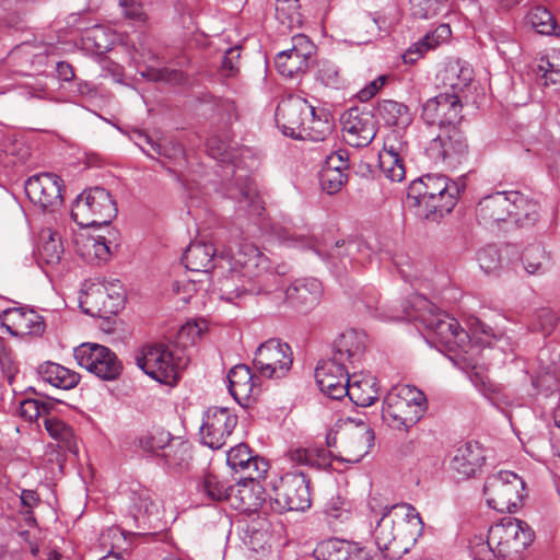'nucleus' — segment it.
Here are the masks:
<instances>
[{"mask_svg":"<svg viewBox=\"0 0 560 560\" xmlns=\"http://www.w3.org/2000/svg\"><path fill=\"white\" fill-rule=\"evenodd\" d=\"M369 508L380 520L373 532L375 544L385 558L396 560L406 555L416 544L423 527L417 510L408 503L380 506L375 498Z\"/></svg>","mask_w":560,"mask_h":560,"instance_id":"f257e3e1","label":"nucleus"},{"mask_svg":"<svg viewBox=\"0 0 560 560\" xmlns=\"http://www.w3.org/2000/svg\"><path fill=\"white\" fill-rule=\"evenodd\" d=\"M459 194L456 183L441 174H425L413 179L407 190L406 205L416 215L436 220L450 213Z\"/></svg>","mask_w":560,"mask_h":560,"instance_id":"f03ea898","label":"nucleus"},{"mask_svg":"<svg viewBox=\"0 0 560 560\" xmlns=\"http://www.w3.org/2000/svg\"><path fill=\"white\" fill-rule=\"evenodd\" d=\"M427 409L424 394L411 385L394 387L384 398L382 419L390 428L408 430L415 425Z\"/></svg>","mask_w":560,"mask_h":560,"instance_id":"7ed1b4c3","label":"nucleus"},{"mask_svg":"<svg viewBox=\"0 0 560 560\" xmlns=\"http://www.w3.org/2000/svg\"><path fill=\"white\" fill-rule=\"evenodd\" d=\"M410 306V311L407 312L408 319L423 325L442 345L454 348L467 340L468 335L460 328L459 323L446 313L440 312L427 298L412 296Z\"/></svg>","mask_w":560,"mask_h":560,"instance_id":"20e7f679","label":"nucleus"},{"mask_svg":"<svg viewBox=\"0 0 560 560\" xmlns=\"http://www.w3.org/2000/svg\"><path fill=\"white\" fill-rule=\"evenodd\" d=\"M113 196L103 187H92L79 195L71 209V218L82 228L108 225L117 215Z\"/></svg>","mask_w":560,"mask_h":560,"instance_id":"39448f33","label":"nucleus"},{"mask_svg":"<svg viewBox=\"0 0 560 560\" xmlns=\"http://www.w3.org/2000/svg\"><path fill=\"white\" fill-rule=\"evenodd\" d=\"M177 352L166 345H148L136 358L137 365L151 378L163 384H174L179 377V371L187 363Z\"/></svg>","mask_w":560,"mask_h":560,"instance_id":"423d86ee","label":"nucleus"},{"mask_svg":"<svg viewBox=\"0 0 560 560\" xmlns=\"http://www.w3.org/2000/svg\"><path fill=\"white\" fill-rule=\"evenodd\" d=\"M525 491L523 479L513 471L500 470L487 477L483 486L489 508L504 513L515 512Z\"/></svg>","mask_w":560,"mask_h":560,"instance_id":"0eeeda50","label":"nucleus"},{"mask_svg":"<svg viewBox=\"0 0 560 560\" xmlns=\"http://www.w3.org/2000/svg\"><path fill=\"white\" fill-rule=\"evenodd\" d=\"M490 541L497 548L499 558L514 560L534 540L530 526L518 518L503 517L489 528Z\"/></svg>","mask_w":560,"mask_h":560,"instance_id":"6e6552de","label":"nucleus"},{"mask_svg":"<svg viewBox=\"0 0 560 560\" xmlns=\"http://www.w3.org/2000/svg\"><path fill=\"white\" fill-rule=\"evenodd\" d=\"M273 492L268 504L277 513L304 511L311 506L310 479L302 471L283 475L273 486Z\"/></svg>","mask_w":560,"mask_h":560,"instance_id":"1a4fd4ad","label":"nucleus"},{"mask_svg":"<svg viewBox=\"0 0 560 560\" xmlns=\"http://www.w3.org/2000/svg\"><path fill=\"white\" fill-rule=\"evenodd\" d=\"M468 151L467 139L457 126L440 129L425 148L427 156L434 164L451 168L462 164L467 159Z\"/></svg>","mask_w":560,"mask_h":560,"instance_id":"9d476101","label":"nucleus"},{"mask_svg":"<svg viewBox=\"0 0 560 560\" xmlns=\"http://www.w3.org/2000/svg\"><path fill=\"white\" fill-rule=\"evenodd\" d=\"M78 364L104 381H114L122 371V363L109 348L97 343H82L74 349Z\"/></svg>","mask_w":560,"mask_h":560,"instance_id":"9b49d317","label":"nucleus"},{"mask_svg":"<svg viewBox=\"0 0 560 560\" xmlns=\"http://www.w3.org/2000/svg\"><path fill=\"white\" fill-rule=\"evenodd\" d=\"M374 253L371 247L360 240L337 241L326 253L324 259L331 270L341 276L350 269H355L371 262Z\"/></svg>","mask_w":560,"mask_h":560,"instance_id":"f8f14e48","label":"nucleus"},{"mask_svg":"<svg viewBox=\"0 0 560 560\" xmlns=\"http://www.w3.org/2000/svg\"><path fill=\"white\" fill-rule=\"evenodd\" d=\"M237 424V416L224 407H210L203 413L200 436L205 445L219 450L226 443Z\"/></svg>","mask_w":560,"mask_h":560,"instance_id":"ddd939ff","label":"nucleus"},{"mask_svg":"<svg viewBox=\"0 0 560 560\" xmlns=\"http://www.w3.org/2000/svg\"><path fill=\"white\" fill-rule=\"evenodd\" d=\"M253 363L262 376L283 377L292 365L291 348L277 339H269L258 347Z\"/></svg>","mask_w":560,"mask_h":560,"instance_id":"4468645a","label":"nucleus"},{"mask_svg":"<svg viewBox=\"0 0 560 560\" xmlns=\"http://www.w3.org/2000/svg\"><path fill=\"white\" fill-rule=\"evenodd\" d=\"M109 288L103 283H93L79 298V304L82 311L91 316L104 317L109 314H116L121 307L124 298L119 281L110 283Z\"/></svg>","mask_w":560,"mask_h":560,"instance_id":"2eb2a0df","label":"nucleus"},{"mask_svg":"<svg viewBox=\"0 0 560 560\" xmlns=\"http://www.w3.org/2000/svg\"><path fill=\"white\" fill-rule=\"evenodd\" d=\"M462 110L459 95L442 92L423 104L421 117L428 125H438L440 129H447L462 120Z\"/></svg>","mask_w":560,"mask_h":560,"instance_id":"dca6fc26","label":"nucleus"},{"mask_svg":"<svg viewBox=\"0 0 560 560\" xmlns=\"http://www.w3.org/2000/svg\"><path fill=\"white\" fill-rule=\"evenodd\" d=\"M62 179L54 173L31 176L25 183V192L31 202L44 211H55L62 205Z\"/></svg>","mask_w":560,"mask_h":560,"instance_id":"f3484780","label":"nucleus"},{"mask_svg":"<svg viewBox=\"0 0 560 560\" xmlns=\"http://www.w3.org/2000/svg\"><path fill=\"white\" fill-rule=\"evenodd\" d=\"M312 115L313 106L305 98L290 95L278 104L276 121L284 136L299 139Z\"/></svg>","mask_w":560,"mask_h":560,"instance_id":"a211bd4d","label":"nucleus"},{"mask_svg":"<svg viewBox=\"0 0 560 560\" xmlns=\"http://www.w3.org/2000/svg\"><path fill=\"white\" fill-rule=\"evenodd\" d=\"M117 245L118 232L113 229L107 230V235L81 231L73 236L75 253L92 265L106 262L112 255V248Z\"/></svg>","mask_w":560,"mask_h":560,"instance_id":"6ab92c4d","label":"nucleus"},{"mask_svg":"<svg viewBox=\"0 0 560 560\" xmlns=\"http://www.w3.org/2000/svg\"><path fill=\"white\" fill-rule=\"evenodd\" d=\"M343 140L351 147L363 148L376 136V120L370 110L352 107L340 118Z\"/></svg>","mask_w":560,"mask_h":560,"instance_id":"aec40b11","label":"nucleus"},{"mask_svg":"<svg viewBox=\"0 0 560 560\" xmlns=\"http://www.w3.org/2000/svg\"><path fill=\"white\" fill-rule=\"evenodd\" d=\"M510 191H495L480 199L476 207V217L488 229L510 230Z\"/></svg>","mask_w":560,"mask_h":560,"instance_id":"412c9836","label":"nucleus"},{"mask_svg":"<svg viewBox=\"0 0 560 560\" xmlns=\"http://www.w3.org/2000/svg\"><path fill=\"white\" fill-rule=\"evenodd\" d=\"M171 433L163 428L154 427L138 438L139 447L150 454H159L168 447L167 452L163 453L168 465L182 467L188 456V446L184 443H178L176 446L171 444Z\"/></svg>","mask_w":560,"mask_h":560,"instance_id":"4be33fe9","label":"nucleus"},{"mask_svg":"<svg viewBox=\"0 0 560 560\" xmlns=\"http://www.w3.org/2000/svg\"><path fill=\"white\" fill-rule=\"evenodd\" d=\"M0 326L16 337H40L46 329L42 315L32 308L22 306L0 312Z\"/></svg>","mask_w":560,"mask_h":560,"instance_id":"5701e85b","label":"nucleus"},{"mask_svg":"<svg viewBox=\"0 0 560 560\" xmlns=\"http://www.w3.org/2000/svg\"><path fill=\"white\" fill-rule=\"evenodd\" d=\"M315 377L322 393L332 399L339 400L348 393L351 376L348 365L343 363L328 359L316 368Z\"/></svg>","mask_w":560,"mask_h":560,"instance_id":"b1692460","label":"nucleus"},{"mask_svg":"<svg viewBox=\"0 0 560 560\" xmlns=\"http://www.w3.org/2000/svg\"><path fill=\"white\" fill-rule=\"evenodd\" d=\"M226 262L234 271L241 272L248 283L262 276L270 267L269 259L250 243L240 244Z\"/></svg>","mask_w":560,"mask_h":560,"instance_id":"393cba45","label":"nucleus"},{"mask_svg":"<svg viewBox=\"0 0 560 560\" xmlns=\"http://www.w3.org/2000/svg\"><path fill=\"white\" fill-rule=\"evenodd\" d=\"M406 151V144L398 139L395 132L385 139L383 150L378 154L380 167L392 182L399 183L406 176L404 166Z\"/></svg>","mask_w":560,"mask_h":560,"instance_id":"a878e982","label":"nucleus"},{"mask_svg":"<svg viewBox=\"0 0 560 560\" xmlns=\"http://www.w3.org/2000/svg\"><path fill=\"white\" fill-rule=\"evenodd\" d=\"M322 295V283L315 278L296 280L285 291L288 303L301 313H307L316 307Z\"/></svg>","mask_w":560,"mask_h":560,"instance_id":"bb28decb","label":"nucleus"},{"mask_svg":"<svg viewBox=\"0 0 560 560\" xmlns=\"http://www.w3.org/2000/svg\"><path fill=\"white\" fill-rule=\"evenodd\" d=\"M349 164L346 151L339 150L330 153L319 172V184L328 195L338 192L347 183Z\"/></svg>","mask_w":560,"mask_h":560,"instance_id":"cd10ccee","label":"nucleus"},{"mask_svg":"<svg viewBox=\"0 0 560 560\" xmlns=\"http://www.w3.org/2000/svg\"><path fill=\"white\" fill-rule=\"evenodd\" d=\"M366 335L355 329L343 331L334 342L331 360L343 365H352L359 362L364 353Z\"/></svg>","mask_w":560,"mask_h":560,"instance_id":"c85d7f7f","label":"nucleus"},{"mask_svg":"<svg viewBox=\"0 0 560 560\" xmlns=\"http://www.w3.org/2000/svg\"><path fill=\"white\" fill-rule=\"evenodd\" d=\"M510 229L530 228L540 219L541 206L534 197L518 190H510Z\"/></svg>","mask_w":560,"mask_h":560,"instance_id":"c756f323","label":"nucleus"},{"mask_svg":"<svg viewBox=\"0 0 560 560\" xmlns=\"http://www.w3.org/2000/svg\"><path fill=\"white\" fill-rule=\"evenodd\" d=\"M438 80L445 92L462 97L472 80V69L458 59L448 60L438 73Z\"/></svg>","mask_w":560,"mask_h":560,"instance_id":"7c9ffc66","label":"nucleus"},{"mask_svg":"<svg viewBox=\"0 0 560 560\" xmlns=\"http://www.w3.org/2000/svg\"><path fill=\"white\" fill-rule=\"evenodd\" d=\"M485 459L483 447L478 442H467L456 450L451 468L459 478H469L481 468Z\"/></svg>","mask_w":560,"mask_h":560,"instance_id":"2f4dec72","label":"nucleus"},{"mask_svg":"<svg viewBox=\"0 0 560 560\" xmlns=\"http://www.w3.org/2000/svg\"><path fill=\"white\" fill-rule=\"evenodd\" d=\"M316 560H368V552L341 539H327L317 544L313 550Z\"/></svg>","mask_w":560,"mask_h":560,"instance_id":"473e14b6","label":"nucleus"},{"mask_svg":"<svg viewBox=\"0 0 560 560\" xmlns=\"http://www.w3.org/2000/svg\"><path fill=\"white\" fill-rule=\"evenodd\" d=\"M230 502L242 511H256L267 504L260 481L241 479L232 486Z\"/></svg>","mask_w":560,"mask_h":560,"instance_id":"72a5a7b5","label":"nucleus"},{"mask_svg":"<svg viewBox=\"0 0 560 560\" xmlns=\"http://www.w3.org/2000/svg\"><path fill=\"white\" fill-rule=\"evenodd\" d=\"M215 253L211 243L192 242L183 255V262L188 270L208 278L209 271L214 267Z\"/></svg>","mask_w":560,"mask_h":560,"instance_id":"f704fd0d","label":"nucleus"},{"mask_svg":"<svg viewBox=\"0 0 560 560\" xmlns=\"http://www.w3.org/2000/svg\"><path fill=\"white\" fill-rule=\"evenodd\" d=\"M347 392L346 396H348L353 404L361 407H369L378 399L380 386L375 376L353 373Z\"/></svg>","mask_w":560,"mask_h":560,"instance_id":"c9c22d12","label":"nucleus"},{"mask_svg":"<svg viewBox=\"0 0 560 560\" xmlns=\"http://www.w3.org/2000/svg\"><path fill=\"white\" fill-rule=\"evenodd\" d=\"M237 180H242L229 188V197L235 199L240 207L250 214L260 215L264 210V202L257 191V187L254 182L249 178L242 179L241 176L236 177Z\"/></svg>","mask_w":560,"mask_h":560,"instance_id":"e433bc0d","label":"nucleus"},{"mask_svg":"<svg viewBox=\"0 0 560 560\" xmlns=\"http://www.w3.org/2000/svg\"><path fill=\"white\" fill-rule=\"evenodd\" d=\"M219 299L228 302H234L248 293H258L259 289L256 287L254 280L248 283L247 279L238 271H234L229 267V272L220 279V287L218 288Z\"/></svg>","mask_w":560,"mask_h":560,"instance_id":"4c0bfd02","label":"nucleus"},{"mask_svg":"<svg viewBox=\"0 0 560 560\" xmlns=\"http://www.w3.org/2000/svg\"><path fill=\"white\" fill-rule=\"evenodd\" d=\"M229 392L240 404H245L254 395V375L248 366L244 364L233 366L229 374Z\"/></svg>","mask_w":560,"mask_h":560,"instance_id":"58836bf2","label":"nucleus"},{"mask_svg":"<svg viewBox=\"0 0 560 560\" xmlns=\"http://www.w3.org/2000/svg\"><path fill=\"white\" fill-rule=\"evenodd\" d=\"M40 378L60 389H71L79 384L80 376L75 372L54 362H45L38 369Z\"/></svg>","mask_w":560,"mask_h":560,"instance_id":"ea45409f","label":"nucleus"},{"mask_svg":"<svg viewBox=\"0 0 560 560\" xmlns=\"http://www.w3.org/2000/svg\"><path fill=\"white\" fill-rule=\"evenodd\" d=\"M82 47L91 54H104L114 43V34L102 25H94L81 35Z\"/></svg>","mask_w":560,"mask_h":560,"instance_id":"a19ab883","label":"nucleus"},{"mask_svg":"<svg viewBox=\"0 0 560 560\" xmlns=\"http://www.w3.org/2000/svg\"><path fill=\"white\" fill-rule=\"evenodd\" d=\"M380 118L388 126L406 128L412 121L408 107L393 100H384L377 106Z\"/></svg>","mask_w":560,"mask_h":560,"instance_id":"79ce46f5","label":"nucleus"},{"mask_svg":"<svg viewBox=\"0 0 560 560\" xmlns=\"http://www.w3.org/2000/svg\"><path fill=\"white\" fill-rule=\"evenodd\" d=\"M372 440L373 435L369 430L365 432L355 433L345 445L343 453L339 456H335V459L348 464L360 463L369 453L371 446L370 442Z\"/></svg>","mask_w":560,"mask_h":560,"instance_id":"37998d69","label":"nucleus"},{"mask_svg":"<svg viewBox=\"0 0 560 560\" xmlns=\"http://www.w3.org/2000/svg\"><path fill=\"white\" fill-rule=\"evenodd\" d=\"M62 254L63 247L58 234L51 229H43L39 234V260L46 265H57Z\"/></svg>","mask_w":560,"mask_h":560,"instance_id":"c03bdc74","label":"nucleus"},{"mask_svg":"<svg viewBox=\"0 0 560 560\" xmlns=\"http://www.w3.org/2000/svg\"><path fill=\"white\" fill-rule=\"evenodd\" d=\"M276 67L279 73L285 78H294L300 73H304L310 65V59L300 57V55L292 52V50L280 51L276 56Z\"/></svg>","mask_w":560,"mask_h":560,"instance_id":"a18cd8bd","label":"nucleus"},{"mask_svg":"<svg viewBox=\"0 0 560 560\" xmlns=\"http://www.w3.org/2000/svg\"><path fill=\"white\" fill-rule=\"evenodd\" d=\"M301 0H277L276 19L285 28L293 30L302 26L303 15Z\"/></svg>","mask_w":560,"mask_h":560,"instance_id":"49530a36","label":"nucleus"},{"mask_svg":"<svg viewBox=\"0 0 560 560\" xmlns=\"http://www.w3.org/2000/svg\"><path fill=\"white\" fill-rule=\"evenodd\" d=\"M44 425L50 438L56 440L60 447L71 452L73 451L75 442L71 427L56 417L48 416L44 419Z\"/></svg>","mask_w":560,"mask_h":560,"instance_id":"de8ad7c7","label":"nucleus"},{"mask_svg":"<svg viewBox=\"0 0 560 560\" xmlns=\"http://www.w3.org/2000/svg\"><path fill=\"white\" fill-rule=\"evenodd\" d=\"M135 142L147 155L153 159L161 155L175 159L183 154V149L180 145H173L172 152H168V149L165 144L154 141L149 135L142 131L135 132Z\"/></svg>","mask_w":560,"mask_h":560,"instance_id":"09e8293b","label":"nucleus"},{"mask_svg":"<svg viewBox=\"0 0 560 560\" xmlns=\"http://www.w3.org/2000/svg\"><path fill=\"white\" fill-rule=\"evenodd\" d=\"M522 260L525 270L529 275L545 272L550 264V257L540 244H533L526 247Z\"/></svg>","mask_w":560,"mask_h":560,"instance_id":"8fccbe9b","label":"nucleus"},{"mask_svg":"<svg viewBox=\"0 0 560 560\" xmlns=\"http://www.w3.org/2000/svg\"><path fill=\"white\" fill-rule=\"evenodd\" d=\"M331 131V124L327 115L323 113L317 115L313 106V115L304 126L301 137L302 140L323 141Z\"/></svg>","mask_w":560,"mask_h":560,"instance_id":"3c124183","label":"nucleus"},{"mask_svg":"<svg viewBox=\"0 0 560 560\" xmlns=\"http://www.w3.org/2000/svg\"><path fill=\"white\" fill-rule=\"evenodd\" d=\"M526 21L538 34L552 35L556 31V20L544 7L538 5L533 8L527 13Z\"/></svg>","mask_w":560,"mask_h":560,"instance_id":"603ef678","label":"nucleus"},{"mask_svg":"<svg viewBox=\"0 0 560 560\" xmlns=\"http://www.w3.org/2000/svg\"><path fill=\"white\" fill-rule=\"evenodd\" d=\"M52 407L50 401H42L39 399L24 398L20 400L18 413L21 418L28 422H35L40 417H47Z\"/></svg>","mask_w":560,"mask_h":560,"instance_id":"864d4df0","label":"nucleus"},{"mask_svg":"<svg viewBox=\"0 0 560 560\" xmlns=\"http://www.w3.org/2000/svg\"><path fill=\"white\" fill-rule=\"evenodd\" d=\"M275 236L278 241L289 247H300V248H313L319 256L323 255L322 248L315 244L312 240L307 238L304 235L296 234L288 228H276L273 230Z\"/></svg>","mask_w":560,"mask_h":560,"instance_id":"5fc2aeb1","label":"nucleus"},{"mask_svg":"<svg viewBox=\"0 0 560 560\" xmlns=\"http://www.w3.org/2000/svg\"><path fill=\"white\" fill-rule=\"evenodd\" d=\"M446 4L447 0H410V10L413 18L428 20L441 14Z\"/></svg>","mask_w":560,"mask_h":560,"instance_id":"6e6d98bb","label":"nucleus"},{"mask_svg":"<svg viewBox=\"0 0 560 560\" xmlns=\"http://www.w3.org/2000/svg\"><path fill=\"white\" fill-rule=\"evenodd\" d=\"M231 490L232 486H226L213 475L206 476L200 487V491L211 501H230Z\"/></svg>","mask_w":560,"mask_h":560,"instance_id":"4d7b16f0","label":"nucleus"},{"mask_svg":"<svg viewBox=\"0 0 560 560\" xmlns=\"http://www.w3.org/2000/svg\"><path fill=\"white\" fill-rule=\"evenodd\" d=\"M253 457L249 447L244 443H240L231 447L226 453V463L233 471L241 472L246 468Z\"/></svg>","mask_w":560,"mask_h":560,"instance_id":"13d9d810","label":"nucleus"},{"mask_svg":"<svg viewBox=\"0 0 560 560\" xmlns=\"http://www.w3.org/2000/svg\"><path fill=\"white\" fill-rule=\"evenodd\" d=\"M470 551L474 560H493L499 558L495 546L490 541V533L487 538L483 536H475L470 540Z\"/></svg>","mask_w":560,"mask_h":560,"instance_id":"bf43d9fd","label":"nucleus"},{"mask_svg":"<svg viewBox=\"0 0 560 560\" xmlns=\"http://www.w3.org/2000/svg\"><path fill=\"white\" fill-rule=\"evenodd\" d=\"M202 279H178L174 280L172 283V291L176 294L183 303H188L194 294L197 293L198 290L202 289L203 284Z\"/></svg>","mask_w":560,"mask_h":560,"instance_id":"052dcab7","label":"nucleus"},{"mask_svg":"<svg viewBox=\"0 0 560 560\" xmlns=\"http://www.w3.org/2000/svg\"><path fill=\"white\" fill-rule=\"evenodd\" d=\"M477 259L481 270L487 275H497L501 269V257L494 246L482 248L478 253Z\"/></svg>","mask_w":560,"mask_h":560,"instance_id":"680f3d73","label":"nucleus"},{"mask_svg":"<svg viewBox=\"0 0 560 560\" xmlns=\"http://www.w3.org/2000/svg\"><path fill=\"white\" fill-rule=\"evenodd\" d=\"M538 69L542 72L546 85L560 84V51L541 59Z\"/></svg>","mask_w":560,"mask_h":560,"instance_id":"e2e57ef3","label":"nucleus"},{"mask_svg":"<svg viewBox=\"0 0 560 560\" xmlns=\"http://www.w3.org/2000/svg\"><path fill=\"white\" fill-rule=\"evenodd\" d=\"M558 317L549 308H541L534 313L532 320V328L541 331L544 335H549L557 326Z\"/></svg>","mask_w":560,"mask_h":560,"instance_id":"0e129e2a","label":"nucleus"},{"mask_svg":"<svg viewBox=\"0 0 560 560\" xmlns=\"http://www.w3.org/2000/svg\"><path fill=\"white\" fill-rule=\"evenodd\" d=\"M317 79L326 86L337 88L341 82L338 67L329 61L323 60L318 65Z\"/></svg>","mask_w":560,"mask_h":560,"instance_id":"69168bd1","label":"nucleus"},{"mask_svg":"<svg viewBox=\"0 0 560 560\" xmlns=\"http://www.w3.org/2000/svg\"><path fill=\"white\" fill-rule=\"evenodd\" d=\"M324 513L332 520L343 521L350 514L349 504L340 495L331 497L325 504Z\"/></svg>","mask_w":560,"mask_h":560,"instance_id":"338daca9","label":"nucleus"},{"mask_svg":"<svg viewBox=\"0 0 560 560\" xmlns=\"http://www.w3.org/2000/svg\"><path fill=\"white\" fill-rule=\"evenodd\" d=\"M268 462L261 457L254 456L246 468L241 471L244 476L240 479L244 481H260L268 471Z\"/></svg>","mask_w":560,"mask_h":560,"instance_id":"774afa93","label":"nucleus"}]
</instances>
